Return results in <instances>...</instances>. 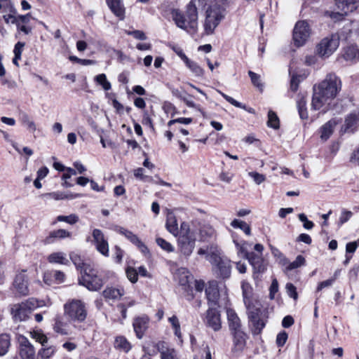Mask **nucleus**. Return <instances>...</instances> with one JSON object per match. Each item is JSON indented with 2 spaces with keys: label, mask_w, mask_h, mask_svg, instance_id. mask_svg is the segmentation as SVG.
<instances>
[{
  "label": "nucleus",
  "mask_w": 359,
  "mask_h": 359,
  "mask_svg": "<svg viewBox=\"0 0 359 359\" xmlns=\"http://www.w3.org/2000/svg\"><path fill=\"white\" fill-rule=\"evenodd\" d=\"M53 328L55 332L60 335H68L70 334L68 323L60 316L55 318Z\"/></svg>",
  "instance_id": "28"
},
{
  "label": "nucleus",
  "mask_w": 359,
  "mask_h": 359,
  "mask_svg": "<svg viewBox=\"0 0 359 359\" xmlns=\"http://www.w3.org/2000/svg\"><path fill=\"white\" fill-rule=\"evenodd\" d=\"M285 289L287 295L294 299V300H297L298 298V294L297 292L296 287L291 283H287L285 285Z\"/></svg>",
  "instance_id": "55"
},
{
  "label": "nucleus",
  "mask_w": 359,
  "mask_h": 359,
  "mask_svg": "<svg viewBox=\"0 0 359 359\" xmlns=\"http://www.w3.org/2000/svg\"><path fill=\"white\" fill-rule=\"evenodd\" d=\"M359 245V242L354 241L348 243L346 245V253L351 254L354 253Z\"/></svg>",
  "instance_id": "64"
},
{
  "label": "nucleus",
  "mask_w": 359,
  "mask_h": 359,
  "mask_svg": "<svg viewBox=\"0 0 359 359\" xmlns=\"http://www.w3.org/2000/svg\"><path fill=\"white\" fill-rule=\"evenodd\" d=\"M217 92L228 102H229L230 104H231L232 105H233L234 107H238V108H241V109H243L246 111H248V112L250 113H254L255 111L252 108H249V109H247L246 108V106L245 104H243L241 102H238L237 100H236L235 99H233V97L226 95L225 93H224L223 92L220 91V90H217Z\"/></svg>",
  "instance_id": "38"
},
{
  "label": "nucleus",
  "mask_w": 359,
  "mask_h": 359,
  "mask_svg": "<svg viewBox=\"0 0 359 359\" xmlns=\"http://www.w3.org/2000/svg\"><path fill=\"white\" fill-rule=\"evenodd\" d=\"M165 227L166 229L175 236H177L178 233H180L176 217L172 212H168L167 215Z\"/></svg>",
  "instance_id": "30"
},
{
  "label": "nucleus",
  "mask_w": 359,
  "mask_h": 359,
  "mask_svg": "<svg viewBox=\"0 0 359 359\" xmlns=\"http://www.w3.org/2000/svg\"><path fill=\"white\" fill-rule=\"evenodd\" d=\"M107 4L116 16L121 20L124 18L125 9L121 0H107Z\"/></svg>",
  "instance_id": "27"
},
{
  "label": "nucleus",
  "mask_w": 359,
  "mask_h": 359,
  "mask_svg": "<svg viewBox=\"0 0 359 359\" xmlns=\"http://www.w3.org/2000/svg\"><path fill=\"white\" fill-rule=\"evenodd\" d=\"M114 346L127 353L131 349V345L129 341L122 336L117 337L115 339Z\"/></svg>",
  "instance_id": "37"
},
{
  "label": "nucleus",
  "mask_w": 359,
  "mask_h": 359,
  "mask_svg": "<svg viewBox=\"0 0 359 359\" xmlns=\"http://www.w3.org/2000/svg\"><path fill=\"white\" fill-rule=\"evenodd\" d=\"M47 260L50 264H57L62 265L69 264V259L67 257V255L63 252H55L50 253L48 256Z\"/></svg>",
  "instance_id": "31"
},
{
  "label": "nucleus",
  "mask_w": 359,
  "mask_h": 359,
  "mask_svg": "<svg viewBox=\"0 0 359 359\" xmlns=\"http://www.w3.org/2000/svg\"><path fill=\"white\" fill-rule=\"evenodd\" d=\"M168 321L171 323V325L175 331V335L181 340L182 333L180 330V324L179 320L176 316H172L168 318Z\"/></svg>",
  "instance_id": "47"
},
{
  "label": "nucleus",
  "mask_w": 359,
  "mask_h": 359,
  "mask_svg": "<svg viewBox=\"0 0 359 359\" xmlns=\"http://www.w3.org/2000/svg\"><path fill=\"white\" fill-rule=\"evenodd\" d=\"M201 0H191L186 6L184 13L179 9H172V18L177 27L190 34L196 33L198 24V6Z\"/></svg>",
  "instance_id": "2"
},
{
  "label": "nucleus",
  "mask_w": 359,
  "mask_h": 359,
  "mask_svg": "<svg viewBox=\"0 0 359 359\" xmlns=\"http://www.w3.org/2000/svg\"><path fill=\"white\" fill-rule=\"evenodd\" d=\"M161 359H178L174 348H168L164 341H160L156 345Z\"/></svg>",
  "instance_id": "24"
},
{
  "label": "nucleus",
  "mask_w": 359,
  "mask_h": 359,
  "mask_svg": "<svg viewBox=\"0 0 359 359\" xmlns=\"http://www.w3.org/2000/svg\"><path fill=\"white\" fill-rule=\"evenodd\" d=\"M30 337L40 343L43 346L48 342V337L41 330H33L30 332Z\"/></svg>",
  "instance_id": "45"
},
{
  "label": "nucleus",
  "mask_w": 359,
  "mask_h": 359,
  "mask_svg": "<svg viewBox=\"0 0 359 359\" xmlns=\"http://www.w3.org/2000/svg\"><path fill=\"white\" fill-rule=\"evenodd\" d=\"M185 65L195 76L202 77L203 76V69L196 62L188 59V60L185 62Z\"/></svg>",
  "instance_id": "34"
},
{
  "label": "nucleus",
  "mask_w": 359,
  "mask_h": 359,
  "mask_svg": "<svg viewBox=\"0 0 359 359\" xmlns=\"http://www.w3.org/2000/svg\"><path fill=\"white\" fill-rule=\"evenodd\" d=\"M250 322L251 323L253 328L252 332L254 334H259L265 326V323L264 320H262L257 311L254 312L251 311L249 314Z\"/></svg>",
  "instance_id": "22"
},
{
  "label": "nucleus",
  "mask_w": 359,
  "mask_h": 359,
  "mask_svg": "<svg viewBox=\"0 0 359 359\" xmlns=\"http://www.w3.org/2000/svg\"><path fill=\"white\" fill-rule=\"evenodd\" d=\"M298 217L299 219L303 222V226L306 229L309 230L313 227L314 224L313 222L309 220L304 213L299 214Z\"/></svg>",
  "instance_id": "59"
},
{
  "label": "nucleus",
  "mask_w": 359,
  "mask_h": 359,
  "mask_svg": "<svg viewBox=\"0 0 359 359\" xmlns=\"http://www.w3.org/2000/svg\"><path fill=\"white\" fill-rule=\"evenodd\" d=\"M177 276L179 283L181 285L185 286L189 283L190 276L185 269H180L177 273Z\"/></svg>",
  "instance_id": "48"
},
{
  "label": "nucleus",
  "mask_w": 359,
  "mask_h": 359,
  "mask_svg": "<svg viewBox=\"0 0 359 359\" xmlns=\"http://www.w3.org/2000/svg\"><path fill=\"white\" fill-rule=\"evenodd\" d=\"M195 235L191 231L189 224L182 222L177 239V248L180 253L187 257H189L195 248Z\"/></svg>",
  "instance_id": "7"
},
{
  "label": "nucleus",
  "mask_w": 359,
  "mask_h": 359,
  "mask_svg": "<svg viewBox=\"0 0 359 359\" xmlns=\"http://www.w3.org/2000/svg\"><path fill=\"white\" fill-rule=\"evenodd\" d=\"M205 322L206 325L214 331H218L221 329L220 314L215 307H209L206 312Z\"/></svg>",
  "instance_id": "15"
},
{
  "label": "nucleus",
  "mask_w": 359,
  "mask_h": 359,
  "mask_svg": "<svg viewBox=\"0 0 359 359\" xmlns=\"http://www.w3.org/2000/svg\"><path fill=\"white\" fill-rule=\"evenodd\" d=\"M306 260L305 258L302 255H298L295 260L292 262H289L286 264L285 271H292L293 269H297L302 266L305 265Z\"/></svg>",
  "instance_id": "42"
},
{
  "label": "nucleus",
  "mask_w": 359,
  "mask_h": 359,
  "mask_svg": "<svg viewBox=\"0 0 359 359\" xmlns=\"http://www.w3.org/2000/svg\"><path fill=\"white\" fill-rule=\"evenodd\" d=\"M353 213L351 211L344 210L339 219V225L346 223L351 217Z\"/></svg>",
  "instance_id": "60"
},
{
  "label": "nucleus",
  "mask_w": 359,
  "mask_h": 359,
  "mask_svg": "<svg viewBox=\"0 0 359 359\" xmlns=\"http://www.w3.org/2000/svg\"><path fill=\"white\" fill-rule=\"evenodd\" d=\"M64 316L71 323H83L88 316L85 302L76 299L67 301L64 304Z\"/></svg>",
  "instance_id": "6"
},
{
  "label": "nucleus",
  "mask_w": 359,
  "mask_h": 359,
  "mask_svg": "<svg viewBox=\"0 0 359 359\" xmlns=\"http://www.w3.org/2000/svg\"><path fill=\"white\" fill-rule=\"evenodd\" d=\"M287 339V334L283 331L280 332L276 337V344L278 346H283Z\"/></svg>",
  "instance_id": "63"
},
{
  "label": "nucleus",
  "mask_w": 359,
  "mask_h": 359,
  "mask_svg": "<svg viewBox=\"0 0 359 359\" xmlns=\"http://www.w3.org/2000/svg\"><path fill=\"white\" fill-rule=\"evenodd\" d=\"M25 272V271H23L18 273L15 278L13 283V285L18 292V293L22 295H27L29 292L28 280Z\"/></svg>",
  "instance_id": "18"
},
{
  "label": "nucleus",
  "mask_w": 359,
  "mask_h": 359,
  "mask_svg": "<svg viewBox=\"0 0 359 359\" xmlns=\"http://www.w3.org/2000/svg\"><path fill=\"white\" fill-rule=\"evenodd\" d=\"M227 0H214L207 7L203 19L202 20V26L203 34L210 36L215 33V30L219 26L222 20L225 17L224 5Z\"/></svg>",
  "instance_id": "3"
},
{
  "label": "nucleus",
  "mask_w": 359,
  "mask_h": 359,
  "mask_svg": "<svg viewBox=\"0 0 359 359\" xmlns=\"http://www.w3.org/2000/svg\"><path fill=\"white\" fill-rule=\"evenodd\" d=\"M66 276L64 272L59 270L47 271L43 273V282L48 285L53 283L61 284L65 281Z\"/></svg>",
  "instance_id": "17"
},
{
  "label": "nucleus",
  "mask_w": 359,
  "mask_h": 359,
  "mask_svg": "<svg viewBox=\"0 0 359 359\" xmlns=\"http://www.w3.org/2000/svg\"><path fill=\"white\" fill-rule=\"evenodd\" d=\"M205 294L209 307L221 306L222 302L217 281L212 280L208 283V285L205 289Z\"/></svg>",
  "instance_id": "13"
},
{
  "label": "nucleus",
  "mask_w": 359,
  "mask_h": 359,
  "mask_svg": "<svg viewBox=\"0 0 359 359\" xmlns=\"http://www.w3.org/2000/svg\"><path fill=\"white\" fill-rule=\"evenodd\" d=\"M11 314L15 322L25 321L29 318L30 313L22 304H15L11 307Z\"/></svg>",
  "instance_id": "16"
},
{
  "label": "nucleus",
  "mask_w": 359,
  "mask_h": 359,
  "mask_svg": "<svg viewBox=\"0 0 359 359\" xmlns=\"http://www.w3.org/2000/svg\"><path fill=\"white\" fill-rule=\"evenodd\" d=\"M246 243L241 245L236 243L238 255H242L247 259L253 268V277L255 279L259 278V275L264 273L267 269V263L263 257L264 246L257 243L255 245L254 249L257 252H249L246 248Z\"/></svg>",
  "instance_id": "5"
},
{
  "label": "nucleus",
  "mask_w": 359,
  "mask_h": 359,
  "mask_svg": "<svg viewBox=\"0 0 359 359\" xmlns=\"http://www.w3.org/2000/svg\"><path fill=\"white\" fill-rule=\"evenodd\" d=\"M242 290H243V301L246 306H249V304L250 303V298L252 293V288L250 286V285L247 282H243L242 283Z\"/></svg>",
  "instance_id": "41"
},
{
  "label": "nucleus",
  "mask_w": 359,
  "mask_h": 359,
  "mask_svg": "<svg viewBox=\"0 0 359 359\" xmlns=\"http://www.w3.org/2000/svg\"><path fill=\"white\" fill-rule=\"evenodd\" d=\"M156 242L157 245L161 247V248L168 252H173L175 248L171 243L165 241L162 238H157L156 239Z\"/></svg>",
  "instance_id": "51"
},
{
  "label": "nucleus",
  "mask_w": 359,
  "mask_h": 359,
  "mask_svg": "<svg viewBox=\"0 0 359 359\" xmlns=\"http://www.w3.org/2000/svg\"><path fill=\"white\" fill-rule=\"evenodd\" d=\"M25 46L24 42L18 41L14 47L13 53L16 56V59H21V55L23 50V48Z\"/></svg>",
  "instance_id": "61"
},
{
  "label": "nucleus",
  "mask_w": 359,
  "mask_h": 359,
  "mask_svg": "<svg viewBox=\"0 0 359 359\" xmlns=\"http://www.w3.org/2000/svg\"><path fill=\"white\" fill-rule=\"evenodd\" d=\"M55 353V348L54 346H49L47 348H42L39 351V355L43 359H48L53 356Z\"/></svg>",
  "instance_id": "52"
},
{
  "label": "nucleus",
  "mask_w": 359,
  "mask_h": 359,
  "mask_svg": "<svg viewBox=\"0 0 359 359\" xmlns=\"http://www.w3.org/2000/svg\"><path fill=\"white\" fill-rule=\"evenodd\" d=\"M227 318L229 321V328L231 332L240 330L241 320L238 317L236 312L232 309H227L226 311Z\"/></svg>",
  "instance_id": "32"
},
{
  "label": "nucleus",
  "mask_w": 359,
  "mask_h": 359,
  "mask_svg": "<svg viewBox=\"0 0 359 359\" xmlns=\"http://www.w3.org/2000/svg\"><path fill=\"white\" fill-rule=\"evenodd\" d=\"M267 126L273 129H278L280 127V121L277 114L272 110L268 112Z\"/></svg>",
  "instance_id": "43"
},
{
  "label": "nucleus",
  "mask_w": 359,
  "mask_h": 359,
  "mask_svg": "<svg viewBox=\"0 0 359 359\" xmlns=\"http://www.w3.org/2000/svg\"><path fill=\"white\" fill-rule=\"evenodd\" d=\"M22 120L23 124L26 126L27 128L29 131H31L32 133L36 131V127L34 122L33 121H32L27 115H24L22 116Z\"/></svg>",
  "instance_id": "57"
},
{
  "label": "nucleus",
  "mask_w": 359,
  "mask_h": 359,
  "mask_svg": "<svg viewBox=\"0 0 359 359\" xmlns=\"http://www.w3.org/2000/svg\"><path fill=\"white\" fill-rule=\"evenodd\" d=\"M191 122H192L191 118L182 117V118H178L176 119H172V120L169 121L168 123V126H171L176 123L188 125V124L191 123Z\"/></svg>",
  "instance_id": "62"
},
{
  "label": "nucleus",
  "mask_w": 359,
  "mask_h": 359,
  "mask_svg": "<svg viewBox=\"0 0 359 359\" xmlns=\"http://www.w3.org/2000/svg\"><path fill=\"white\" fill-rule=\"evenodd\" d=\"M92 238L90 241L97 252L108 257L109 256V243L102 231L99 229H94L92 231Z\"/></svg>",
  "instance_id": "10"
},
{
  "label": "nucleus",
  "mask_w": 359,
  "mask_h": 359,
  "mask_svg": "<svg viewBox=\"0 0 359 359\" xmlns=\"http://www.w3.org/2000/svg\"><path fill=\"white\" fill-rule=\"evenodd\" d=\"M72 233L65 229H57L50 232L48 236L45 239L47 244H50L55 242L57 239H62L71 237Z\"/></svg>",
  "instance_id": "29"
},
{
  "label": "nucleus",
  "mask_w": 359,
  "mask_h": 359,
  "mask_svg": "<svg viewBox=\"0 0 359 359\" xmlns=\"http://www.w3.org/2000/svg\"><path fill=\"white\" fill-rule=\"evenodd\" d=\"M343 58L350 62H355L359 60V48L357 46H348L344 49Z\"/></svg>",
  "instance_id": "25"
},
{
  "label": "nucleus",
  "mask_w": 359,
  "mask_h": 359,
  "mask_svg": "<svg viewBox=\"0 0 359 359\" xmlns=\"http://www.w3.org/2000/svg\"><path fill=\"white\" fill-rule=\"evenodd\" d=\"M231 226L234 229H241L248 236H250L251 234V229H250V225H248L244 221H242V220H240L238 219H234L231 222Z\"/></svg>",
  "instance_id": "39"
},
{
  "label": "nucleus",
  "mask_w": 359,
  "mask_h": 359,
  "mask_svg": "<svg viewBox=\"0 0 359 359\" xmlns=\"http://www.w3.org/2000/svg\"><path fill=\"white\" fill-rule=\"evenodd\" d=\"M359 2V0H339V4H342V7L345 8V13L352 12L356 9L355 4Z\"/></svg>",
  "instance_id": "49"
},
{
  "label": "nucleus",
  "mask_w": 359,
  "mask_h": 359,
  "mask_svg": "<svg viewBox=\"0 0 359 359\" xmlns=\"http://www.w3.org/2000/svg\"><path fill=\"white\" fill-rule=\"evenodd\" d=\"M339 36L337 34H333L327 36L317 44L316 52L321 58L326 59L332 55L339 46Z\"/></svg>",
  "instance_id": "8"
},
{
  "label": "nucleus",
  "mask_w": 359,
  "mask_h": 359,
  "mask_svg": "<svg viewBox=\"0 0 359 359\" xmlns=\"http://www.w3.org/2000/svg\"><path fill=\"white\" fill-rule=\"evenodd\" d=\"M337 125V121L335 119H331L325 123L320 128V138L323 141H326L330 138L333 133L334 128Z\"/></svg>",
  "instance_id": "26"
},
{
  "label": "nucleus",
  "mask_w": 359,
  "mask_h": 359,
  "mask_svg": "<svg viewBox=\"0 0 359 359\" xmlns=\"http://www.w3.org/2000/svg\"><path fill=\"white\" fill-rule=\"evenodd\" d=\"M124 290L122 287H107L103 292L102 295L107 300H118L124 294Z\"/></svg>",
  "instance_id": "23"
},
{
  "label": "nucleus",
  "mask_w": 359,
  "mask_h": 359,
  "mask_svg": "<svg viewBox=\"0 0 359 359\" xmlns=\"http://www.w3.org/2000/svg\"><path fill=\"white\" fill-rule=\"evenodd\" d=\"M341 89V81L334 73L327 74L319 83L314 85L311 108L326 111Z\"/></svg>",
  "instance_id": "1"
},
{
  "label": "nucleus",
  "mask_w": 359,
  "mask_h": 359,
  "mask_svg": "<svg viewBox=\"0 0 359 359\" xmlns=\"http://www.w3.org/2000/svg\"><path fill=\"white\" fill-rule=\"evenodd\" d=\"M200 255H206V259L212 265V271L218 278L226 279L230 277L231 265L229 261L220 256V250L217 245H211L198 251Z\"/></svg>",
  "instance_id": "4"
},
{
  "label": "nucleus",
  "mask_w": 359,
  "mask_h": 359,
  "mask_svg": "<svg viewBox=\"0 0 359 359\" xmlns=\"http://www.w3.org/2000/svg\"><path fill=\"white\" fill-rule=\"evenodd\" d=\"M149 319L143 316L136 318L133 321V327L137 338L141 339L148 328Z\"/></svg>",
  "instance_id": "21"
},
{
  "label": "nucleus",
  "mask_w": 359,
  "mask_h": 359,
  "mask_svg": "<svg viewBox=\"0 0 359 359\" xmlns=\"http://www.w3.org/2000/svg\"><path fill=\"white\" fill-rule=\"evenodd\" d=\"M11 346V338L7 334L0 335V355H4L8 351Z\"/></svg>",
  "instance_id": "36"
},
{
  "label": "nucleus",
  "mask_w": 359,
  "mask_h": 359,
  "mask_svg": "<svg viewBox=\"0 0 359 359\" xmlns=\"http://www.w3.org/2000/svg\"><path fill=\"white\" fill-rule=\"evenodd\" d=\"M95 81L97 84L100 85L104 90H109L111 88V83L107 81V76L104 74L97 75L95 77Z\"/></svg>",
  "instance_id": "46"
},
{
  "label": "nucleus",
  "mask_w": 359,
  "mask_h": 359,
  "mask_svg": "<svg viewBox=\"0 0 359 359\" xmlns=\"http://www.w3.org/2000/svg\"><path fill=\"white\" fill-rule=\"evenodd\" d=\"M269 248L271 254L276 259L279 264L282 266H286V264H288L287 258L280 252L279 249L273 246L272 245H269Z\"/></svg>",
  "instance_id": "35"
},
{
  "label": "nucleus",
  "mask_w": 359,
  "mask_h": 359,
  "mask_svg": "<svg viewBox=\"0 0 359 359\" xmlns=\"http://www.w3.org/2000/svg\"><path fill=\"white\" fill-rule=\"evenodd\" d=\"M116 231L118 233L124 236L133 244L135 245L142 253L144 255L149 254V251L147 247L142 241L140 240L137 236L134 234L132 231L121 226H117L116 228Z\"/></svg>",
  "instance_id": "14"
},
{
  "label": "nucleus",
  "mask_w": 359,
  "mask_h": 359,
  "mask_svg": "<svg viewBox=\"0 0 359 359\" xmlns=\"http://www.w3.org/2000/svg\"><path fill=\"white\" fill-rule=\"evenodd\" d=\"M199 234L202 241H208L215 236V231L211 226L205 224L200 228Z\"/></svg>",
  "instance_id": "33"
},
{
  "label": "nucleus",
  "mask_w": 359,
  "mask_h": 359,
  "mask_svg": "<svg viewBox=\"0 0 359 359\" xmlns=\"http://www.w3.org/2000/svg\"><path fill=\"white\" fill-rule=\"evenodd\" d=\"M56 220L57 222H65L69 224H74L79 221V217L75 214H71L67 216L59 215L57 217Z\"/></svg>",
  "instance_id": "50"
},
{
  "label": "nucleus",
  "mask_w": 359,
  "mask_h": 359,
  "mask_svg": "<svg viewBox=\"0 0 359 359\" xmlns=\"http://www.w3.org/2000/svg\"><path fill=\"white\" fill-rule=\"evenodd\" d=\"M248 75L250 77L251 81L252 84L259 88L260 90H262L263 88V84L261 82V76L260 75L253 72L252 71H248Z\"/></svg>",
  "instance_id": "53"
},
{
  "label": "nucleus",
  "mask_w": 359,
  "mask_h": 359,
  "mask_svg": "<svg viewBox=\"0 0 359 359\" xmlns=\"http://www.w3.org/2000/svg\"><path fill=\"white\" fill-rule=\"evenodd\" d=\"M248 175L252 177L257 184H260L266 180L265 175L257 172H250Z\"/></svg>",
  "instance_id": "58"
},
{
  "label": "nucleus",
  "mask_w": 359,
  "mask_h": 359,
  "mask_svg": "<svg viewBox=\"0 0 359 359\" xmlns=\"http://www.w3.org/2000/svg\"><path fill=\"white\" fill-rule=\"evenodd\" d=\"M311 36V29L306 21H299L293 29V41L299 47L304 46Z\"/></svg>",
  "instance_id": "9"
},
{
  "label": "nucleus",
  "mask_w": 359,
  "mask_h": 359,
  "mask_svg": "<svg viewBox=\"0 0 359 359\" xmlns=\"http://www.w3.org/2000/svg\"><path fill=\"white\" fill-rule=\"evenodd\" d=\"M70 259L77 269H81V272L83 273L84 263L81 259V257L76 254L71 253L69 255Z\"/></svg>",
  "instance_id": "54"
},
{
  "label": "nucleus",
  "mask_w": 359,
  "mask_h": 359,
  "mask_svg": "<svg viewBox=\"0 0 359 359\" xmlns=\"http://www.w3.org/2000/svg\"><path fill=\"white\" fill-rule=\"evenodd\" d=\"M127 278L131 283L137 281L138 273L136 269L132 267H128L126 271Z\"/></svg>",
  "instance_id": "56"
},
{
  "label": "nucleus",
  "mask_w": 359,
  "mask_h": 359,
  "mask_svg": "<svg viewBox=\"0 0 359 359\" xmlns=\"http://www.w3.org/2000/svg\"><path fill=\"white\" fill-rule=\"evenodd\" d=\"M297 105L300 118L302 119H307L309 114L306 108V100L305 98L304 97H300L297 102Z\"/></svg>",
  "instance_id": "40"
},
{
  "label": "nucleus",
  "mask_w": 359,
  "mask_h": 359,
  "mask_svg": "<svg viewBox=\"0 0 359 359\" xmlns=\"http://www.w3.org/2000/svg\"><path fill=\"white\" fill-rule=\"evenodd\" d=\"M233 336V346L232 351L234 353H241L245 346L246 334L242 330L232 332Z\"/></svg>",
  "instance_id": "19"
},
{
  "label": "nucleus",
  "mask_w": 359,
  "mask_h": 359,
  "mask_svg": "<svg viewBox=\"0 0 359 359\" xmlns=\"http://www.w3.org/2000/svg\"><path fill=\"white\" fill-rule=\"evenodd\" d=\"M79 283L93 291L100 290L103 285L102 279L95 274L88 273L87 269L83 270V274L79 280Z\"/></svg>",
  "instance_id": "12"
},
{
  "label": "nucleus",
  "mask_w": 359,
  "mask_h": 359,
  "mask_svg": "<svg viewBox=\"0 0 359 359\" xmlns=\"http://www.w3.org/2000/svg\"><path fill=\"white\" fill-rule=\"evenodd\" d=\"M17 341L19 344V354L22 359H36L35 348L26 337L19 334L17 336Z\"/></svg>",
  "instance_id": "11"
},
{
  "label": "nucleus",
  "mask_w": 359,
  "mask_h": 359,
  "mask_svg": "<svg viewBox=\"0 0 359 359\" xmlns=\"http://www.w3.org/2000/svg\"><path fill=\"white\" fill-rule=\"evenodd\" d=\"M359 127V109L349 114L344 123V130L347 133H353Z\"/></svg>",
  "instance_id": "20"
},
{
  "label": "nucleus",
  "mask_w": 359,
  "mask_h": 359,
  "mask_svg": "<svg viewBox=\"0 0 359 359\" xmlns=\"http://www.w3.org/2000/svg\"><path fill=\"white\" fill-rule=\"evenodd\" d=\"M43 302L39 301L34 298H29L25 302H22V304L27 308L28 311L31 313L34 309L41 307L43 306Z\"/></svg>",
  "instance_id": "44"
}]
</instances>
